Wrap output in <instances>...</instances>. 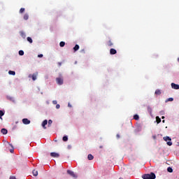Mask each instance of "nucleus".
Wrapping results in <instances>:
<instances>
[{"label": "nucleus", "mask_w": 179, "mask_h": 179, "mask_svg": "<svg viewBox=\"0 0 179 179\" xmlns=\"http://www.w3.org/2000/svg\"><path fill=\"white\" fill-rule=\"evenodd\" d=\"M60 47H65V42L61 41L59 43Z\"/></svg>", "instance_id": "25"}, {"label": "nucleus", "mask_w": 179, "mask_h": 179, "mask_svg": "<svg viewBox=\"0 0 179 179\" xmlns=\"http://www.w3.org/2000/svg\"><path fill=\"white\" fill-rule=\"evenodd\" d=\"M10 145V146H12V145L11 144H9ZM13 148V146H12Z\"/></svg>", "instance_id": "40"}, {"label": "nucleus", "mask_w": 179, "mask_h": 179, "mask_svg": "<svg viewBox=\"0 0 179 179\" xmlns=\"http://www.w3.org/2000/svg\"><path fill=\"white\" fill-rule=\"evenodd\" d=\"M24 20H29V14H24Z\"/></svg>", "instance_id": "20"}, {"label": "nucleus", "mask_w": 179, "mask_h": 179, "mask_svg": "<svg viewBox=\"0 0 179 179\" xmlns=\"http://www.w3.org/2000/svg\"><path fill=\"white\" fill-rule=\"evenodd\" d=\"M1 132L3 134V135H6V134H8V129H1Z\"/></svg>", "instance_id": "13"}, {"label": "nucleus", "mask_w": 179, "mask_h": 179, "mask_svg": "<svg viewBox=\"0 0 179 179\" xmlns=\"http://www.w3.org/2000/svg\"><path fill=\"white\" fill-rule=\"evenodd\" d=\"M5 115V113L3 110H0V118H2Z\"/></svg>", "instance_id": "23"}, {"label": "nucleus", "mask_w": 179, "mask_h": 179, "mask_svg": "<svg viewBox=\"0 0 179 179\" xmlns=\"http://www.w3.org/2000/svg\"><path fill=\"white\" fill-rule=\"evenodd\" d=\"M59 107H61V106H59V104H57V105H56V108L58 109V108H59Z\"/></svg>", "instance_id": "33"}, {"label": "nucleus", "mask_w": 179, "mask_h": 179, "mask_svg": "<svg viewBox=\"0 0 179 179\" xmlns=\"http://www.w3.org/2000/svg\"><path fill=\"white\" fill-rule=\"evenodd\" d=\"M87 159L88 160H93V159H94V157L92 154H90L87 156Z\"/></svg>", "instance_id": "15"}, {"label": "nucleus", "mask_w": 179, "mask_h": 179, "mask_svg": "<svg viewBox=\"0 0 179 179\" xmlns=\"http://www.w3.org/2000/svg\"><path fill=\"white\" fill-rule=\"evenodd\" d=\"M164 141H165V142H167L168 141H171V138L169 136H165L164 137ZM168 141L166 143L168 145V146H171V145H173L172 142Z\"/></svg>", "instance_id": "2"}, {"label": "nucleus", "mask_w": 179, "mask_h": 179, "mask_svg": "<svg viewBox=\"0 0 179 179\" xmlns=\"http://www.w3.org/2000/svg\"><path fill=\"white\" fill-rule=\"evenodd\" d=\"M37 75H38V73H34L33 75L30 74L29 78H32V80H36L37 79Z\"/></svg>", "instance_id": "5"}, {"label": "nucleus", "mask_w": 179, "mask_h": 179, "mask_svg": "<svg viewBox=\"0 0 179 179\" xmlns=\"http://www.w3.org/2000/svg\"><path fill=\"white\" fill-rule=\"evenodd\" d=\"M10 153H13V148L10 150Z\"/></svg>", "instance_id": "36"}, {"label": "nucleus", "mask_w": 179, "mask_h": 179, "mask_svg": "<svg viewBox=\"0 0 179 179\" xmlns=\"http://www.w3.org/2000/svg\"><path fill=\"white\" fill-rule=\"evenodd\" d=\"M67 173H69V176L73 177V178H76L78 177V176H76V174H75V173H73V171H72L71 170H68Z\"/></svg>", "instance_id": "4"}, {"label": "nucleus", "mask_w": 179, "mask_h": 179, "mask_svg": "<svg viewBox=\"0 0 179 179\" xmlns=\"http://www.w3.org/2000/svg\"><path fill=\"white\" fill-rule=\"evenodd\" d=\"M110 55H115V54H117V50L114 48H111L110 50Z\"/></svg>", "instance_id": "8"}, {"label": "nucleus", "mask_w": 179, "mask_h": 179, "mask_svg": "<svg viewBox=\"0 0 179 179\" xmlns=\"http://www.w3.org/2000/svg\"><path fill=\"white\" fill-rule=\"evenodd\" d=\"M156 138V136H154V139H155Z\"/></svg>", "instance_id": "41"}, {"label": "nucleus", "mask_w": 179, "mask_h": 179, "mask_svg": "<svg viewBox=\"0 0 179 179\" xmlns=\"http://www.w3.org/2000/svg\"><path fill=\"white\" fill-rule=\"evenodd\" d=\"M107 45H108V47H113V45H114V43H113V41H108L107 42Z\"/></svg>", "instance_id": "14"}, {"label": "nucleus", "mask_w": 179, "mask_h": 179, "mask_svg": "<svg viewBox=\"0 0 179 179\" xmlns=\"http://www.w3.org/2000/svg\"><path fill=\"white\" fill-rule=\"evenodd\" d=\"M142 178L143 179H155L156 175L155 173H150V174H144L142 176Z\"/></svg>", "instance_id": "1"}, {"label": "nucleus", "mask_w": 179, "mask_h": 179, "mask_svg": "<svg viewBox=\"0 0 179 179\" xmlns=\"http://www.w3.org/2000/svg\"><path fill=\"white\" fill-rule=\"evenodd\" d=\"M162 122L164 124V122H165V120H162Z\"/></svg>", "instance_id": "39"}, {"label": "nucleus", "mask_w": 179, "mask_h": 179, "mask_svg": "<svg viewBox=\"0 0 179 179\" xmlns=\"http://www.w3.org/2000/svg\"><path fill=\"white\" fill-rule=\"evenodd\" d=\"M56 82L57 83V85H64V78H56Z\"/></svg>", "instance_id": "3"}, {"label": "nucleus", "mask_w": 179, "mask_h": 179, "mask_svg": "<svg viewBox=\"0 0 179 179\" xmlns=\"http://www.w3.org/2000/svg\"><path fill=\"white\" fill-rule=\"evenodd\" d=\"M178 61L179 62V58L178 59Z\"/></svg>", "instance_id": "42"}, {"label": "nucleus", "mask_w": 179, "mask_h": 179, "mask_svg": "<svg viewBox=\"0 0 179 179\" xmlns=\"http://www.w3.org/2000/svg\"><path fill=\"white\" fill-rule=\"evenodd\" d=\"M174 100V99L173 98H169L166 101H173Z\"/></svg>", "instance_id": "30"}, {"label": "nucleus", "mask_w": 179, "mask_h": 179, "mask_svg": "<svg viewBox=\"0 0 179 179\" xmlns=\"http://www.w3.org/2000/svg\"><path fill=\"white\" fill-rule=\"evenodd\" d=\"M27 41H29V43H30V44H31V43H33V39H31V37H27Z\"/></svg>", "instance_id": "21"}, {"label": "nucleus", "mask_w": 179, "mask_h": 179, "mask_svg": "<svg viewBox=\"0 0 179 179\" xmlns=\"http://www.w3.org/2000/svg\"><path fill=\"white\" fill-rule=\"evenodd\" d=\"M162 120H164V116H162Z\"/></svg>", "instance_id": "37"}, {"label": "nucleus", "mask_w": 179, "mask_h": 179, "mask_svg": "<svg viewBox=\"0 0 179 179\" xmlns=\"http://www.w3.org/2000/svg\"><path fill=\"white\" fill-rule=\"evenodd\" d=\"M32 174L33 176H34V177H37L38 176V171L37 170L34 169L32 171Z\"/></svg>", "instance_id": "11"}, {"label": "nucleus", "mask_w": 179, "mask_h": 179, "mask_svg": "<svg viewBox=\"0 0 179 179\" xmlns=\"http://www.w3.org/2000/svg\"><path fill=\"white\" fill-rule=\"evenodd\" d=\"M48 124V121L47 120H45L42 122V127H43V128H44V129H47V127H45V125H47Z\"/></svg>", "instance_id": "9"}, {"label": "nucleus", "mask_w": 179, "mask_h": 179, "mask_svg": "<svg viewBox=\"0 0 179 179\" xmlns=\"http://www.w3.org/2000/svg\"><path fill=\"white\" fill-rule=\"evenodd\" d=\"M51 124H52V120H48V125H51Z\"/></svg>", "instance_id": "31"}, {"label": "nucleus", "mask_w": 179, "mask_h": 179, "mask_svg": "<svg viewBox=\"0 0 179 179\" xmlns=\"http://www.w3.org/2000/svg\"><path fill=\"white\" fill-rule=\"evenodd\" d=\"M20 34L21 37H22V38H26V34L24 33V31H20Z\"/></svg>", "instance_id": "12"}, {"label": "nucleus", "mask_w": 179, "mask_h": 179, "mask_svg": "<svg viewBox=\"0 0 179 179\" xmlns=\"http://www.w3.org/2000/svg\"><path fill=\"white\" fill-rule=\"evenodd\" d=\"M50 156L51 157H59V154L57 153V152H51L50 153Z\"/></svg>", "instance_id": "10"}, {"label": "nucleus", "mask_w": 179, "mask_h": 179, "mask_svg": "<svg viewBox=\"0 0 179 179\" xmlns=\"http://www.w3.org/2000/svg\"><path fill=\"white\" fill-rule=\"evenodd\" d=\"M69 107H72V106H71V104L69 103Z\"/></svg>", "instance_id": "38"}, {"label": "nucleus", "mask_w": 179, "mask_h": 179, "mask_svg": "<svg viewBox=\"0 0 179 179\" xmlns=\"http://www.w3.org/2000/svg\"><path fill=\"white\" fill-rule=\"evenodd\" d=\"M8 74L13 75V76H15L16 75V72H15L14 71H9Z\"/></svg>", "instance_id": "16"}, {"label": "nucleus", "mask_w": 179, "mask_h": 179, "mask_svg": "<svg viewBox=\"0 0 179 179\" xmlns=\"http://www.w3.org/2000/svg\"><path fill=\"white\" fill-rule=\"evenodd\" d=\"M62 139H63L64 142H67V141H68V136H64Z\"/></svg>", "instance_id": "27"}, {"label": "nucleus", "mask_w": 179, "mask_h": 179, "mask_svg": "<svg viewBox=\"0 0 179 179\" xmlns=\"http://www.w3.org/2000/svg\"><path fill=\"white\" fill-rule=\"evenodd\" d=\"M8 100H10V101L15 102V99L12 96H7Z\"/></svg>", "instance_id": "22"}, {"label": "nucleus", "mask_w": 179, "mask_h": 179, "mask_svg": "<svg viewBox=\"0 0 179 179\" xmlns=\"http://www.w3.org/2000/svg\"><path fill=\"white\" fill-rule=\"evenodd\" d=\"M74 51H78L79 50V45H76L73 48Z\"/></svg>", "instance_id": "24"}, {"label": "nucleus", "mask_w": 179, "mask_h": 179, "mask_svg": "<svg viewBox=\"0 0 179 179\" xmlns=\"http://www.w3.org/2000/svg\"><path fill=\"white\" fill-rule=\"evenodd\" d=\"M167 171H169V173H173V168H171V167H168Z\"/></svg>", "instance_id": "26"}, {"label": "nucleus", "mask_w": 179, "mask_h": 179, "mask_svg": "<svg viewBox=\"0 0 179 179\" xmlns=\"http://www.w3.org/2000/svg\"><path fill=\"white\" fill-rule=\"evenodd\" d=\"M156 121H157V124H160L162 122V119H160L159 117V116H157L156 117Z\"/></svg>", "instance_id": "18"}, {"label": "nucleus", "mask_w": 179, "mask_h": 179, "mask_svg": "<svg viewBox=\"0 0 179 179\" xmlns=\"http://www.w3.org/2000/svg\"><path fill=\"white\" fill-rule=\"evenodd\" d=\"M57 101H52V103H53V104H57Z\"/></svg>", "instance_id": "34"}, {"label": "nucleus", "mask_w": 179, "mask_h": 179, "mask_svg": "<svg viewBox=\"0 0 179 179\" xmlns=\"http://www.w3.org/2000/svg\"><path fill=\"white\" fill-rule=\"evenodd\" d=\"M22 122L24 124V125H29V124H30V120L27 118H24L22 120Z\"/></svg>", "instance_id": "7"}, {"label": "nucleus", "mask_w": 179, "mask_h": 179, "mask_svg": "<svg viewBox=\"0 0 179 179\" xmlns=\"http://www.w3.org/2000/svg\"><path fill=\"white\" fill-rule=\"evenodd\" d=\"M155 94L160 96V94H162V91H160V90H156Z\"/></svg>", "instance_id": "17"}, {"label": "nucleus", "mask_w": 179, "mask_h": 179, "mask_svg": "<svg viewBox=\"0 0 179 179\" xmlns=\"http://www.w3.org/2000/svg\"><path fill=\"white\" fill-rule=\"evenodd\" d=\"M116 137L117 138V139H120V134H117Z\"/></svg>", "instance_id": "35"}, {"label": "nucleus", "mask_w": 179, "mask_h": 179, "mask_svg": "<svg viewBox=\"0 0 179 179\" xmlns=\"http://www.w3.org/2000/svg\"><path fill=\"white\" fill-rule=\"evenodd\" d=\"M38 58H43V55L42 54L38 55Z\"/></svg>", "instance_id": "32"}, {"label": "nucleus", "mask_w": 179, "mask_h": 179, "mask_svg": "<svg viewBox=\"0 0 179 179\" xmlns=\"http://www.w3.org/2000/svg\"><path fill=\"white\" fill-rule=\"evenodd\" d=\"M171 87H172V89H175L176 90H178V89H179V85L176 84V83H171Z\"/></svg>", "instance_id": "6"}, {"label": "nucleus", "mask_w": 179, "mask_h": 179, "mask_svg": "<svg viewBox=\"0 0 179 179\" xmlns=\"http://www.w3.org/2000/svg\"><path fill=\"white\" fill-rule=\"evenodd\" d=\"M19 55H24V52L23 50H20Z\"/></svg>", "instance_id": "28"}, {"label": "nucleus", "mask_w": 179, "mask_h": 179, "mask_svg": "<svg viewBox=\"0 0 179 179\" xmlns=\"http://www.w3.org/2000/svg\"><path fill=\"white\" fill-rule=\"evenodd\" d=\"M134 120H136V121H138L139 115H134Z\"/></svg>", "instance_id": "19"}, {"label": "nucleus", "mask_w": 179, "mask_h": 179, "mask_svg": "<svg viewBox=\"0 0 179 179\" xmlns=\"http://www.w3.org/2000/svg\"><path fill=\"white\" fill-rule=\"evenodd\" d=\"M24 8H20V13H23V12H24Z\"/></svg>", "instance_id": "29"}]
</instances>
